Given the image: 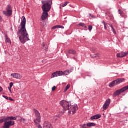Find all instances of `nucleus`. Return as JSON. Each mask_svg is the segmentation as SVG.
I'll return each mask as SVG.
<instances>
[{"instance_id":"49530a36","label":"nucleus","mask_w":128,"mask_h":128,"mask_svg":"<svg viewBox=\"0 0 128 128\" xmlns=\"http://www.w3.org/2000/svg\"><path fill=\"white\" fill-rule=\"evenodd\" d=\"M114 34H116V32H114Z\"/></svg>"},{"instance_id":"58836bf2","label":"nucleus","mask_w":128,"mask_h":128,"mask_svg":"<svg viewBox=\"0 0 128 128\" xmlns=\"http://www.w3.org/2000/svg\"><path fill=\"white\" fill-rule=\"evenodd\" d=\"M71 72H72L71 70H67V73H68V76L70 75V74Z\"/></svg>"},{"instance_id":"6ab92c4d","label":"nucleus","mask_w":128,"mask_h":128,"mask_svg":"<svg viewBox=\"0 0 128 128\" xmlns=\"http://www.w3.org/2000/svg\"><path fill=\"white\" fill-rule=\"evenodd\" d=\"M116 80H114L113 82H111L109 84V87L112 88L114 87L115 86H117L116 84Z\"/></svg>"},{"instance_id":"ddd939ff","label":"nucleus","mask_w":128,"mask_h":128,"mask_svg":"<svg viewBox=\"0 0 128 128\" xmlns=\"http://www.w3.org/2000/svg\"><path fill=\"white\" fill-rule=\"evenodd\" d=\"M4 38H5V42L6 44H12V42L10 39L9 38L8 36L5 33L4 34Z\"/></svg>"},{"instance_id":"37998d69","label":"nucleus","mask_w":128,"mask_h":128,"mask_svg":"<svg viewBox=\"0 0 128 128\" xmlns=\"http://www.w3.org/2000/svg\"><path fill=\"white\" fill-rule=\"evenodd\" d=\"M54 120L56 121L58 120V118H56V116H55V117H54Z\"/></svg>"},{"instance_id":"9b49d317","label":"nucleus","mask_w":128,"mask_h":128,"mask_svg":"<svg viewBox=\"0 0 128 128\" xmlns=\"http://www.w3.org/2000/svg\"><path fill=\"white\" fill-rule=\"evenodd\" d=\"M110 102L111 100L110 99H108L106 100V103L104 104L103 106V109L104 110H106L108 108L110 104Z\"/></svg>"},{"instance_id":"dca6fc26","label":"nucleus","mask_w":128,"mask_h":128,"mask_svg":"<svg viewBox=\"0 0 128 128\" xmlns=\"http://www.w3.org/2000/svg\"><path fill=\"white\" fill-rule=\"evenodd\" d=\"M124 80H125L124 78H118V80H116V84L117 86L119 85L120 84L124 82Z\"/></svg>"},{"instance_id":"9d476101","label":"nucleus","mask_w":128,"mask_h":128,"mask_svg":"<svg viewBox=\"0 0 128 128\" xmlns=\"http://www.w3.org/2000/svg\"><path fill=\"white\" fill-rule=\"evenodd\" d=\"M11 76L16 80H22V76L20 74L16 73L11 74Z\"/></svg>"},{"instance_id":"de8ad7c7","label":"nucleus","mask_w":128,"mask_h":128,"mask_svg":"<svg viewBox=\"0 0 128 128\" xmlns=\"http://www.w3.org/2000/svg\"><path fill=\"white\" fill-rule=\"evenodd\" d=\"M64 34H66V33H64Z\"/></svg>"},{"instance_id":"393cba45","label":"nucleus","mask_w":128,"mask_h":128,"mask_svg":"<svg viewBox=\"0 0 128 128\" xmlns=\"http://www.w3.org/2000/svg\"><path fill=\"white\" fill-rule=\"evenodd\" d=\"M6 122H8V120H6V118H4V119L0 120V124L5 123Z\"/></svg>"},{"instance_id":"c9c22d12","label":"nucleus","mask_w":128,"mask_h":128,"mask_svg":"<svg viewBox=\"0 0 128 128\" xmlns=\"http://www.w3.org/2000/svg\"><path fill=\"white\" fill-rule=\"evenodd\" d=\"M12 88H10V87H8V90L10 91V94H12Z\"/></svg>"},{"instance_id":"473e14b6","label":"nucleus","mask_w":128,"mask_h":128,"mask_svg":"<svg viewBox=\"0 0 128 128\" xmlns=\"http://www.w3.org/2000/svg\"><path fill=\"white\" fill-rule=\"evenodd\" d=\"M92 30V26H89L88 30H90V32H91Z\"/></svg>"},{"instance_id":"7ed1b4c3","label":"nucleus","mask_w":128,"mask_h":128,"mask_svg":"<svg viewBox=\"0 0 128 128\" xmlns=\"http://www.w3.org/2000/svg\"><path fill=\"white\" fill-rule=\"evenodd\" d=\"M60 104L65 111L70 110V108L72 106V104L70 102H68L64 100H62L60 102Z\"/></svg>"},{"instance_id":"2f4dec72","label":"nucleus","mask_w":128,"mask_h":128,"mask_svg":"<svg viewBox=\"0 0 128 128\" xmlns=\"http://www.w3.org/2000/svg\"><path fill=\"white\" fill-rule=\"evenodd\" d=\"M8 100H10L11 102H15V100H14L12 98L10 97L8 98Z\"/></svg>"},{"instance_id":"4c0bfd02","label":"nucleus","mask_w":128,"mask_h":128,"mask_svg":"<svg viewBox=\"0 0 128 128\" xmlns=\"http://www.w3.org/2000/svg\"><path fill=\"white\" fill-rule=\"evenodd\" d=\"M4 90V89L2 87L0 86V92H2Z\"/></svg>"},{"instance_id":"c03bdc74","label":"nucleus","mask_w":128,"mask_h":128,"mask_svg":"<svg viewBox=\"0 0 128 128\" xmlns=\"http://www.w3.org/2000/svg\"><path fill=\"white\" fill-rule=\"evenodd\" d=\"M0 20H2V17L0 16Z\"/></svg>"},{"instance_id":"6e6552de","label":"nucleus","mask_w":128,"mask_h":128,"mask_svg":"<svg viewBox=\"0 0 128 128\" xmlns=\"http://www.w3.org/2000/svg\"><path fill=\"white\" fill-rule=\"evenodd\" d=\"M15 125V122L10 120L8 122H5L2 128H10L11 126H13Z\"/></svg>"},{"instance_id":"cd10ccee","label":"nucleus","mask_w":128,"mask_h":128,"mask_svg":"<svg viewBox=\"0 0 128 128\" xmlns=\"http://www.w3.org/2000/svg\"><path fill=\"white\" fill-rule=\"evenodd\" d=\"M70 88V85L68 84L64 92H66Z\"/></svg>"},{"instance_id":"a878e982","label":"nucleus","mask_w":128,"mask_h":128,"mask_svg":"<svg viewBox=\"0 0 128 128\" xmlns=\"http://www.w3.org/2000/svg\"><path fill=\"white\" fill-rule=\"evenodd\" d=\"M43 48L44 50H48V46L46 45V44L44 43H43Z\"/></svg>"},{"instance_id":"bb28decb","label":"nucleus","mask_w":128,"mask_h":128,"mask_svg":"<svg viewBox=\"0 0 128 128\" xmlns=\"http://www.w3.org/2000/svg\"><path fill=\"white\" fill-rule=\"evenodd\" d=\"M58 76H64V72H62V71H58Z\"/></svg>"},{"instance_id":"2eb2a0df","label":"nucleus","mask_w":128,"mask_h":128,"mask_svg":"<svg viewBox=\"0 0 128 128\" xmlns=\"http://www.w3.org/2000/svg\"><path fill=\"white\" fill-rule=\"evenodd\" d=\"M128 54V51L127 52H121L117 54L118 58H124Z\"/></svg>"},{"instance_id":"a19ab883","label":"nucleus","mask_w":128,"mask_h":128,"mask_svg":"<svg viewBox=\"0 0 128 128\" xmlns=\"http://www.w3.org/2000/svg\"><path fill=\"white\" fill-rule=\"evenodd\" d=\"M38 128H42V126L40 124H38Z\"/></svg>"},{"instance_id":"b1692460","label":"nucleus","mask_w":128,"mask_h":128,"mask_svg":"<svg viewBox=\"0 0 128 128\" xmlns=\"http://www.w3.org/2000/svg\"><path fill=\"white\" fill-rule=\"evenodd\" d=\"M68 54H76V50H70L68 51Z\"/></svg>"},{"instance_id":"4468645a","label":"nucleus","mask_w":128,"mask_h":128,"mask_svg":"<svg viewBox=\"0 0 128 128\" xmlns=\"http://www.w3.org/2000/svg\"><path fill=\"white\" fill-rule=\"evenodd\" d=\"M103 24H104V26L105 30H106L107 27L111 28L112 30V32H116L114 29V28L112 25H110V24H106L104 22H103Z\"/></svg>"},{"instance_id":"8fccbe9b","label":"nucleus","mask_w":128,"mask_h":128,"mask_svg":"<svg viewBox=\"0 0 128 128\" xmlns=\"http://www.w3.org/2000/svg\"><path fill=\"white\" fill-rule=\"evenodd\" d=\"M106 14H107V13H106Z\"/></svg>"},{"instance_id":"ea45409f","label":"nucleus","mask_w":128,"mask_h":128,"mask_svg":"<svg viewBox=\"0 0 128 128\" xmlns=\"http://www.w3.org/2000/svg\"><path fill=\"white\" fill-rule=\"evenodd\" d=\"M56 86H54L52 88V91H54V90H56Z\"/></svg>"},{"instance_id":"a18cd8bd","label":"nucleus","mask_w":128,"mask_h":128,"mask_svg":"<svg viewBox=\"0 0 128 128\" xmlns=\"http://www.w3.org/2000/svg\"><path fill=\"white\" fill-rule=\"evenodd\" d=\"M98 54H96V55H94V58H96V56H98Z\"/></svg>"},{"instance_id":"09e8293b","label":"nucleus","mask_w":128,"mask_h":128,"mask_svg":"<svg viewBox=\"0 0 128 128\" xmlns=\"http://www.w3.org/2000/svg\"><path fill=\"white\" fill-rule=\"evenodd\" d=\"M90 16H92L91 14H90Z\"/></svg>"},{"instance_id":"f257e3e1","label":"nucleus","mask_w":128,"mask_h":128,"mask_svg":"<svg viewBox=\"0 0 128 128\" xmlns=\"http://www.w3.org/2000/svg\"><path fill=\"white\" fill-rule=\"evenodd\" d=\"M42 8L43 13L42 14V20H46L48 18V12L52 9V0H48V1L43 2Z\"/></svg>"},{"instance_id":"4be33fe9","label":"nucleus","mask_w":128,"mask_h":128,"mask_svg":"<svg viewBox=\"0 0 128 128\" xmlns=\"http://www.w3.org/2000/svg\"><path fill=\"white\" fill-rule=\"evenodd\" d=\"M58 72H56L52 74V78L58 77Z\"/></svg>"},{"instance_id":"f3484780","label":"nucleus","mask_w":128,"mask_h":128,"mask_svg":"<svg viewBox=\"0 0 128 128\" xmlns=\"http://www.w3.org/2000/svg\"><path fill=\"white\" fill-rule=\"evenodd\" d=\"M44 128H53L50 122H46L44 124Z\"/></svg>"},{"instance_id":"a211bd4d","label":"nucleus","mask_w":128,"mask_h":128,"mask_svg":"<svg viewBox=\"0 0 128 128\" xmlns=\"http://www.w3.org/2000/svg\"><path fill=\"white\" fill-rule=\"evenodd\" d=\"M17 118L16 117H14V116H10V117H7L6 118V120L8 121H14V120H16Z\"/></svg>"},{"instance_id":"5701e85b","label":"nucleus","mask_w":128,"mask_h":128,"mask_svg":"<svg viewBox=\"0 0 128 128\" xmlns=\"http://www.w3.org/2000/svg\"><path fill=\"white\" fill-rule=\"evenodd\" d=\"M56 28H64V27L62 26H56L52 28V30H56Z\"/></svg>"},{"instance_id":"aec40b11","label":"nucleus","mask_w":128,"mask_h":128,"mask_svg":"<svg viewBox=\"0 0 128 128\" xmlns=\"http://www.w3.org/2000/svg\"><path fill=\"white\" fill-rule=\"evenodd\" d=\"M78 26H81L82 28H83L84 30H87V26L86 24L84 23H80L78 25Z\"/></svg>"},{"instance_id":"7c9ffc66","label":"nucleus","mask_w":128,"mask_h":128,"mask_svg":"<svg viewBox=\"0 0 128 128\" xmlns=\"http://www.w3.org/2000/svg\"><path fill=\"white\" fill-rule=\"evenodd\" d=\"M63 73L64 74V76H68V71L67 70L64 71V72H63Z\"/></svg>"},{"instance_id":"c85d7f7f","label":"nucleus","mask_w":128,"mask_h":128,"mask_svg":"<svg viewBox=\"0 0 128 128\" xmlns=\"http://www.w3.org/2000/svg\"><path fill=\"white\" fill-rule=\"evenodd\" d=\"M2 97L5 98L7 100H9V97L6 96H2Z\"/></svg>"},{"instance_id":"39448f33","label":"nucleus","mask_w":128,"mask_h":128,"mask_svg":"<svg viewBox=\"0 0 128 128\" xmlns=\"http://www.w3.org/2000/svg\"><path fill=\"white\" fill-rule=\"evenodd\" d=\"M22 20L21 23L22 28L19 30V32H26V20L25 16L22 17Z\"/></svg>"},{"instance_id":"f704fd0d","label":"nucleus","mask_w":128,"mask_h":128,"mask_svg":"<svg viewBox=\"0 0 128 128\" xmlns=\"http://www.w3.org/2000/svg\"><path fill=\"white\" fill-rule=\"evenodd\" d=\"M118 12H119L120 14V16H122L123 12L120 10H119Z\"/></svg>"},{"instance_id":"f8f14e48","label":"nucleus","mask_w":128,"mask_h":128,"mask_svg":"<svg viewBox=\"0 0 128 128\" xmlns=\"http://www.w3.org/2000/svg\"><path fill=\"white\" fill-rule=\"evenodd\" d=\"M102 118L101 114H96L90 118V120H98Z\"/></svg>"},{"instance_id":"c756f323","label":"nucleus","mask_w":128,"mask_h":128,"mask_svg":"<svg viewBox=\"0 0 128 128\" xmlns=\"http://www.w3.org/2000/svg\"><path fill=\"white\" fill-rule=\"evenodd\" d=\"M68 2H66L64 4L62 5V8L66 7V6H68Z\"/></svg>"},{"instance_id":"20e7f679","label":"nucleus","mask_w":128,"mask_h":128,"mask_svg":"<svg viewBox=\"0 0 128 128\" xmlns=\"http://www.w3.org/2000/svg\"><path fill=\"white\" fill-rule=\"evenodd\" d=\"M34 112L36 118L34 120V122L36 124V126H38V123H40L42 122V116H40V112L36 109H34Z\"/></svg>"},{"instance_id":"e433bc0d","label":"nucleus","mask_w":128,"mask_h":128,"mask_svg":"<svg viewBox=\"0 0 128 128\" xmlns=\"http://www.w3.org/2000/svg\"><path fill=\"white\" fill-rule=\"evenodd\" d=\"M86 124H84L82 126V128H88L86 127Z\"/></svg>"},{"instance_id":"0eeeda50","label":"nucleus","mask_w":128,"mask_h":128,"mask_svg":"<svg viewBox=\"0 0 128 128\" xmlns=\"http://www.w3.org/2000/svg\"><path fill=\"white\" fill-rule=\"evenodd\" d=\"M128 90V86L124 87L123 88H121L120 90H116L114 94V96L115 97H116L124 93L126 91Z\"/></svg>"},{"instance_id":"79ce46f5","label":"nucleus","mask_w":128,"mask_h":128,"mask_svg":"<svg viewBox=\"0 0 128 128\" xmlns=\"http://www.w3.org/2000/svg\"><path fill=\"white\" fill-rule=\"evenodd\" d=\"M72 110H69L68 112V114H72Z\"/></svg>"},{"instance_id":"412c9836","label":"nucleus","mask_w":128,"mask_h":128,"mask_svg":"<svg viewBox=\"0 0 128 128\" xmlns=\"http://www.w3.org/2000/svg\"><path fill=\"white\" fill-rule=\"evenodd\" d=\"M96 126V124L93 122H88L86 124V126L88 128L94 127Z\"/></svg>"},{"instance_id":"f03ea898","label":"nucleus","mask_w":128,"mask_h":128,"mask_svg":"<svg viewBox=\"0 0 128 128\" xmlns=\"http://www.w3.org/2000/svg\"><path fill=\"white\" fill-rule=\"evenodd\" d=\"M17 34L19 38L20 41L22 44H25L27 42L30 41V35L28 32H18Z\"/></svg>"},{"instance_id":"423d86ee","label":"nucleus","mask_w":128,"mask_h":128,"mask_svg":"<svg viewBox=\"0 0 128 128\" xmlns=\"http://www.w3.org/2000/svg\"><path fill=\"white\" fill-rule=\"evenodd\" d=\"M3 14L6 16H11L13 14L12 8L10 5L8 6L6 11H3Z\"/></svg>"},{"instance_id":"72a5a7b5","label":"nucleus","mask_w":128,"mask_h":128,"mask_svg":"<svg viewBox=\"0 0 128 128\" xmlns=\"http://www.w3.org/2000/svg\"><path fill=\"white\" fill-rule=\"evenodd\" d=\"M13 86H14V83L13 82H10V88H12Z\"/></svg>"},{"instance_id":"1a4fd4ad","label":"nucleus","mask_w":128,"mask_h":128,"mask_svg":"<svg viewBox=\"0 0 128 128\" xmlns=\"http://www.w3.org/2000/svg\"><path fill=\"white\" fill-rule=\"evenodd\" d=\"M78 104H74L73 105L70 106V110H72V114H74L76 112V111H78Z\"/></svg>"}]
</instances>
